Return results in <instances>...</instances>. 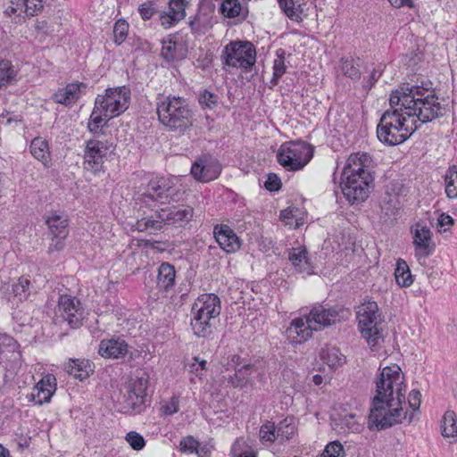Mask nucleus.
Listing matches in <instances>:
<instances>
[{
  "label": "nucleus",
  "instance_id": "f257e3e1",
  "mask_svg": "<svg viewBox=\"0 0 457 457\" xmlns=\"http://www.w3.org/2000/svg\"><path fill=\"white\" fill-rule=\"evenodd\" d=\"M397 365L386 366L376 381L377 395L372 399L368 427L383 430L401 423L406 418L402 404L405 402L403 377Z\"/></svg>",
  "mask_w": 457,
  "mask_h": 457
},
{
  "label": "nucleus",
  "instance_id": "f03ea898",
  "mask_svg": "<svg viewBox=\"0 0 457 457\" xmlns=\"http://www.w3.org/2000/svg\"><path fill=\"white\" fill-rule=\"evenodd\" d=\"M432 82L422 80L421 83L403 84L390 95L391 107L400 104L409 117H416L420 123H428L445 114V107L437 102L438 97L433 91Z\"/></svg>",
  "mask_w": 457,
  "mask_h": 457
},
{
  "label": "nucleus",
  "instance_id": "7ed1b4c3",
  "mask_svg": "<svg viewBox=\"0 0 457 457\" xmlns=\"http://www.w3.org/2000/svg\"><path fill=\"white\" fill-rule=\"evenodd\" d=\"M371 157L367 153L352 154L343 169L340 187L352 204L364 202L370 195L374 177L370 170Z\"/></svg>",
  "mask_w": 457,
  "mask_h": 457
},
{
  "label": "nucleus",
  "instance_id": "20e7f679",
  "mask_svg": "<svg viewBox=\"0 0 457 457\" xmlns=\"http://www.w3.org/2000/svg\"><path fill=\"white\" fill-rule=\"evenodd\" d=\"M349 315V310L342 305L315 304L308 315L294 319L286 334L292 344H301L312 337L313 331L346 320Z\"/></svg>",
  "mask_w": 457,
  "mask_h": 457
},
{
  "label": "nucleus",
  "instance_id": "39448f33",
  "mask_svg": "<svg viewBox=\"0 0 457 457\" xmlns=\"http://www.w3.org/2000/svg\"><path fill=\"white\" fill-rule=\"evenodd\" d=\"M402 109L403 107L400 104L398 106H390V110H386L382 114L377 127V136L381 143L387 145H400L422 124L418 118L411 120V126L406 124L407 117H410Z\"/></svg>",
  "mask_w": 457,
  "mask_h": 457
},
{
  "label": "nucleus",
  "instance_id": "423d86ee",
  "mask_svg": "<svg viewBox=\"0 0 457 457\" xmlns=\"http://www.w3.org/2000/svg\"><path fill=\"white\" fill-rule=\"evenodd\" d=\"M159 121L169 131L183 135L193 126L194 112L187 101L179 96H166L157 102Z\"/></svg>",
  "mask_w": 457,
  "mask_h": 457
},
{
  "label": "nucleus",
  "instance_id": "0eeeda50",
  "mask_svg": "<svg viewBox=\"0 0 457 457\" xmlns=\"http://www.w3.org/2000/svg\"><path fill=\"white\" fill-rule=\"evenodd\" d=\"M149 375L145 370L137 371L125 386L120 412L135 416L145 411L151 405V396L147 394Z\"/></svg>",
  "mask_w": 457,
  "mask_h": 457
},
{
  "label": "nucleus",
  "instance_id": "6e6552de",
  "mask_svg": "<svg viewBox=\"0 0 457 457\" xmlns=\"http://www.w3.org/2000/svg\"><path fill=\"white\" fill-rule=\"evenodd\" d=\"M358 325L361 334L371 350H376L384 342L381 325V313L375 301H366L357 311Z\"/></svg>",
  "mask_w": 457,
  "mask_h": 457
},
{
  "label": "nucleus",
  "instance_id": "1a4fd4ad",
  "mask_svg": "<svg viewBox=\"0 0 457 457\" xmlns=\"http://www.w3.org/2000/svg\"><path fill=\"white\" fill-rule=\"evenodd\" d=\"M313 149L303 141L282 144L277 154L278 162L287 170H302L312 158Z\"/></svg>",
  "mask_w": 457,
  "mask_h": 457
},
{
  "label": "nucleus",
  "instance_id": "9d476101",
  "mask_svg": "<svg viewBox=\"0 0 457 457\" xmlns=\"http://www.w3.org/2000/svg\"><path fill=\"white\" fill-rule=\"evenodd\" d=\"M220 59L226 66L249 71L256 61L255 46L249 41H231L225 46Z\"/></svg>",
  "mask_w": 457,
  "mask_h": 457
},
{
  "label": "nucleus",
  "instance_id": "9b49d317",
  "mask_svg": "<svg viewBox=\"0 0 457 457\" xmlns=\"http://www.w3.org/2000/svg\"><path fill=\"white\" fill-rule=\"evenodd\" d=\"M131 91L129 88L118 87L107 88L104 95L96 97V105L102 108L104 117H116L124 112L130 104Z\"/></svg>",
  "mask_w": 457,
  "mask_h": 457
},
{
  "label": "nucleus",
  "instance_id": "f8f14e48",
  "mask_svg": "<svg viewBox=\"0 0 457 457\" xmlns=\"http://www.w3.org/2000/svg\"><path fill=\"white\" fill-rule=\"evenodd\" d=\"M115 147L108 140L89 139L84 149V169L94 174L104 172V163Z\"/></svg>",
  "mask_w": 457,
  "mask_h": 457
},
{
  "label": "nucleus",
  "instance_id": "ddd939ff",
  "mask_svg": "<svg viewBox=\"0 0 457 457\" xmlns=\"http://www.w3.org/2000/svg\"><path fill=\"white\" fill-rule=\"evenodd\" d=\"M46 224L48 227L51 243L48 247V253L61 252L65 247V238L69 234L68 216L63 212H51L45 216Z\"/></svg>",
  "mask_w": 457,
  "mask_h": 457
},
{
  "label": "nucleus",
  "instance_id": "4468645a",
  "mask_svg": "<svg viewBox=\"0 0 457 457\" xmlns=\"http://www.w3.org/2000/svg\"><path fill=\"white\" fill-rule=\"evenodd\" d=\"M221 166L216 158L210 154L198 157L191 167V175L198 181L209 182L219 177Z\"/></svg>",
  "mask_w": 457,
  "mask_h": 457
},
{
  "label": "nucleus",
  "instance_id": "2eb2a0df",
  "mask_svg": "<svg viewBox=\"0 0 457 457\" xmlns=\"http://www.w3.org/2000/svg\"><path fill=\"white\" fill-rule=\"evenodd\" d=\"M58 310L71 328H77L82 325L84 309L75 297L67 295H61L58 301Z\"/></svg>",
  "mask_w": 457,
  "mask_h": 457
},
{
  "label": "nucleus",
  "instance_id": "dca6fc26",
  "mask_svg": "<svg viewBox=\"0 0 457 457\" xmlns=\"http://www.w3.org/2000/svg\"><path fill=\"white\" fill-rule=\"evenodd\" d=\"M257 361L249 362L248 359L243 358L237 354L229 357L228 365L234 369L235 373L228 378L234 387H242L245 386L250 376L254 372Z\"/></svg>",
  "mask_w": 457,
  "mask_h": 457
},
{
  "label": "nucleus",
  "instance_id": "f3484780",
  "mask_svg": "<svg viewBox=\"0 0 457 457\" xmlns=\"http://www.w3.org/2000/svg\"><path fill=\"white\" fill-rule=\"evenodd\" d=\"M413 245L415 256L418 260L426 259L435 251V243L432 240V232L425 225L418 222L413 230Z\"/></svg>",
  "mask_w": 457,
  "mask_h": 457
},
{
  "label": "nucleus",
  "instance_id": "a211bd4d",
  "mask_svg": "<svg viewBox=\"0 0 457 457\" xmlns=\"http://www.w3.org/2000/svg\"><path fill=\"white\" fill-rule=\"evenodd\" d=\"M56 390V378L52 374L44 376L33 387L32 392L27 395L29 402L42 405L49 403Z\"/></svg>",
  "mask_w": 457,
  "mask_h": 457
},
{
  "label": "nucleus",
  "instance_id": "6ab92c4d",
  "mask_svg": "<svg viewBox=\"0 0 457 457\" xmlns=\"http://www.w3.org/2000/svg\"><path fill=\"white\" fill-rule=\"evenodd\" d=\"M187 47L183 41L169 35L162 40L161 56L167 62H179L186 58Z\"/></svg>",
  "mask_w": 457,
  "mask_h": 457
},
{
  "label": "nucleus",
  "instance_id": "aec40b11",
  "mask_svg": "<svg viewBox=\"0 0 457 457\" xmlns=\"http://www.w3.org/2000/svg\"><path fill=\"white\" fill-rule=\"evenodd\" d=\"M169 185V176L152 179L146 185L145 192L140 195L141 204L150 207L153 203L162 204L164 189Z\"/></svg>",
  "mask_w": 457,
  "mask_h": 457
},
{
  "label": "nucleus",
  "instance_id": "412c9836",
  "mask_svg": "<svg viewBox=\"0 0 457 457\" xmlns=\"http://www.w3.org/2000/svg\"><path fill=\"white\" fill-rule=\"evenodd\" d=\"M213 235L220 247L228 253L237 252L241 246L238 237L228 225H216Z\"/></svg>",
  "mask_w": 457,
  "mask_h": 457
},
{
  "label": "nucleus",
  "instance_id": "4be33fe9",
  "mask_svg": "<svg viewBox=\"0 0 457 457\" xmlns=\"http://www.w3.org/2000/svg\"><path fill=\"white\" fill-rule=\"evenodd\" d=\"M129 353V345L120 337L101 340L98 353L105 359H120Z\"/></svg>",
  "mask_w": 457,
  "mask_h": 457
},
{
  "label": "nucleus",
  "instance_id": "5701e85b",
  "mask_svg": "<svg viewBox=\"0 0 457 457\" xmlns=\"http://www.w3.org/2000/svg\"><path fill=\"white\" fill-rule=\"evenodd\" d=\"M191 312L209 313L211 317H219L221 312L220 299L213 293L200 295L193 303Z\"/></svg>",
  "mask_w": 457,
  "mask_h": 457
},
{
  "label": "nucleus",
  "instance_id": "b1692460",
  "mask_svg": "<svg viewBox=\"0 0 457 457\" xmlns=\"http://www.w3.org/2000/svg\"><path fill=\"white\" fill-rule=\"evenodd\" d=\"M218 317H211L209 313L191 312V328L194 335L198 337H210L213 333L214 320Z\"/></svg>",
  "mask_w": 457,
  "mask_h": 457
},
{
  "label": "nucleus",
  "instance_id": "393cba45",
  "mask_svg": "<svg viewBox=\"0 0 457 457\" xmlns=\"http://www.w3.org/2000/svg\"><path fill=\"white\" fill-rule=\"evenodd\" d=\"M87 85L80 82L70 83L62 88H59L53 96L55 103L70 106L75 104L80 97L81 88H86Z\"/></svg>",
  "mask_w": 457,
  "mask_h": 457
},
{
  "label": "nucleus",
  "instance_id": "a878e982",
  "mask_svg": "<svg viewBox=\"0 0 457 457\" xmlns=\"http://www.w3.org/2000/svg\"><path fill=\"white\" fill-rule=\"evenodd\" d=\"M162 204L183 202L186 199V189L181 179L177 176H169V185L164 189Z\"/></svg>",
  "mask_w": 457,
  "mask_h": 457
},
{
  "label": "nucleus",
  "instance_id": "bb28decb",
  "mask_svg": "<svg viewBox=\"0 0 457 457\" xmlns=\"http://www.w3.org/2000/svg\"><path fill=\"white\" fill-rule=\"evenodd\" d=\"M187 4V0H170L168 12L161 15L162 25L168 28L183 20Z\"/></svg>",
  "mask_w": 457,
  "mask_h": 457
},
{
  "label": "nucleus",
  "instance_id": "cd10ccee",
  "mask_svg": "<svg viewBox=\"0 0 457 457\" xmlns=\"http://www.w3.org/2000/svg\"><path fill=\"white\" fill-rule=\"evenodd\" d=\"M170 226L176 228L186 227L194 217V208L190 205L167 207Z\"/></svg>",
  "mask_w": 457,
  "mask_h": 457
},
{
  "label": "nucleus",
  "instance_id": "c85d7f7f",
  "mask_svg": "<svg viewBox=\"0 0 457 457\" xmlns=\"http://www.w3.org/2000/svg\"><path fill=\"white\" fill-rule=\"evenodd\" d=\"M288 260L297 272L307 274L313 272V267L305 246L288 249Z\"/></svg>",
  "mask_w": 457,
  "mask_h": 457
},
{
  "label": "nucleus",
  "instance_id": "c756f323",
  "mask_svg": "<svg viewBox=\"0 0 457 457\" xmlns=\"http://www.w3.org/2000/svg\"><path fill=\"white\" fill-rule=\"evenodd\" d=\"M175 267L169 262H162L157 270V288L160 291L170 292L175 286Z\"/></svg>",
  "mask_w": 457,
  "mask_h": 457
},
{
  "label": "nucleus",
  "instance_id": "7c9ffc66",
  "mask_svg": "<svg viewBox=\"0 0 457 457\" xmlns=\"http://www.w3.org/2000/svg\"><path fill=\"white\" fill-rule=\"evenodd\" d=\"M94 369L93 362L87 359H71L65 365V370L80 381L89 378Z\"/></svg>",
  "mask_w": 457,
  "mask_h": 457
},
{
  "label": "nucleus",
  "instance_id": "2f4dec72",
  "mask_svg": "<svg viewBox=\"0 0 457 457\" xmlns=\"http://www.w3.org/2000/svg\"><path fill=\"white\" fill-rule=\"evenodd\" d=\"M31 154L40 161L45 167H48L51 162V154L48 142L42 137H35L29 145Z\"/></svg>",
  "mask_w": 457,
  "mask_h": 457
},
{
  "label": "nucleus",
  "instance_id": "473e14b6",
  "mask_svg": "<svg viewBox=\"0 0 457 457\" xmlns=\"http://www.w3.org/2000/svg\"><path fill=\"white\" fill-rule=\"evenodd\" d=\"M281 12L292 21L301 22L303 9L298 0H277Z\"/></svg>",
  "mask_w": 457,
  "mask_h": 457
},
{
  "label": "nucleus",
  "instance_id": "72a5a7b5",
  "mask_svg": "<svg viewBox=\"0 0 457 457\" xmlns=\"http://www.w3.org/2000/svg\"><path fill=\"white\" fill-rule=\"evenodd\" d=\"M275 427L277 429V436L280 443H284L291 439L296 431L294 417L285 418Z\"/></svg>",
  "mask_w": 457,
  "mask_h": 457
},
{
  "label": "nucleus",
  "instance_id": "f704fd0d",
  "mask_svg": "<svg viewBox=\"0 0 457 457\" xmlns=\"http://www.w3.org/2000/svg\"><path fill=\"white\" fill-rule=\"evenodd\" d=\"M395 277L396 283L401 287H408L413 282V278L411 274L410 268H409L407 262L402 259H399L396 262Z\"/></svg>",
  "mask_w": 457,
  "mask_h": 457
},
{
  "label": "nucleus",
  "instance_id": "c9c22d12",
  "mask_svg": "<svg viewBox=\"0 0 457 457\" xmlns=\"http://www.w3.org/2000/svg\"><path fill=\"white\" fill-rule=\"evenodd\" d=\"M340 62L344 75L353 80H357L361 78V71L359 70L360 58L343 57Z\"/></svg>",
  "mask_w": 457,
  "mask_h": 457
},
{
  "label": "nucleus",
  "instance_id": "e433bc0d",
  "mask_svg": "<svg viewBox=\"0 0 457 457\" xmlns=\"http://www.w3.org/2000/svg\"><path fill=\"white\" fill-rule=\"evenodd\" d=\"M441 429L444 437H454L457 436L456 414L453 411L448 410L445 412Z\"/></svg>",
  "mask_w": 457,
  "mask_h": 457
},
{
  "label": "nucleus",
  "instance_id": "4c0bfd02",
  "mask_svg": "<svg viewBox=\"0 0 457 457\" xmlns=\"http://www.w3.org/2000/svg\"><path fill=\"white\" fill-rule=\"evenodd\" d=\"M109 117H104V112H102V108L97 106L96 102L95 101V106L87 123V129L89 132L96 134L100 131L103 121L106 122L109 120Z\"/></svg>",
  "mask_w": 457,
  "mask_h": 457
},
{
  "label": "nucleus",
  "instance_id": "58836bf2",
  "mask_svg": "<svg viewBox=\"0 0 457 457\" xmlns=\"http://www.w3.org/2000/svg\"><path fill=\"white\" fill-rule=\"evenodd\" d=\"M320 356L324 362L332 369L342 366L345 362V356L340 353L336 347L323 350Z\"/></svg>",
  "mask_w": 457,
  "mask_h": 457
},
{
  "label": "nucleus",
  "instance_id": "ea45409f",
  "mask_svg": "<svg viewBox=\"0 0 457 457\" xmlns=\"http://www.w3.org/2000/svg\"><path fill=\"white\" fill-rule=\"evenodd\" d=\"M445 194L449 198L457 197V166L448 168L445 175Z\"/></svg>",
  "mask_w": 457,
  "mask_h": 457
},
{
  "label": "nucleus",
  "instance_id": "a19ab883",
  "mask_svg": "<svg viewBox=\"0 0 457 457\" xmlns=\"http://www.w3.org/2000/svg\"><path fill=\"white\" fill-rule=\"evenodd\" d=\"M134 228L139 232L150 231V233H155L157 231H163L162 225L152 215L137 220Z\"/></svg>",
  "mask_w": 457,
  "mask_h": 457
},
{
  "label": "nucleus",
  "instance_id": "79ce46f5",
  "mask_svg": "<svg viewBox=\"0 0 457 457\" xmlns=\"http://www.w3.org/2000/svg\"><path fill=\"white\" fill-rule=\"evenodd\" d=\"M16 71L12 62L3 59L0 61V88L10 84L15 78Z\"/></svg>",
  "mask_w": 457,
  "mask_h": 457
},
{
  "label": "nucleus",
  "instance_id": "37998d69",
  "mask_svg": "<svg viewBox=\"0 0 457 457\" xmlns=\"http://www.w3.org/2000/svg\"><path fill=\"white\" fill-rule=\"evenodd\" d=\"M278 57L275 59L273 63V75L270 79V87L277 86L279 82L280 78L286 73L287 67L284 61V51L278 50L277 52Z\"/></svg>",
  "mask_w": 457,
  "mask_h": 457
},
{
  "label": "nucleus",
  "instance_id": "c03bdc74",
  "mask_svg": "<svg viewBox=\"0 0 457 457\" xmlns=\"http://www.w3.org/2000/svg\"><path fill=\"white\" fill-rule=\"evenodd\" d=\"M242 6L238 0H224L221 3L220 11L227 18H236L239 16Z\"/></svg>",
  "mask_w": 457,
  "mask_h": 457
},
{
  "label": "nucleus",
  "instance_id": "a18cd8bd",
  "mask_svg": "<svg viewBox=\"0 0 457 457\" xmlns=\"http://www.w3.org/2000/svg\"><path fill=\"white\" fill-rule=\"evenodd\" d=\"M128 31L129 24L125 20L120 19L115 22L113 27V41L117 46H120L121 43L124 42L128 35Z\"/></svg>",
  "mask_w": 457,
  "mask_h": 457
},
{
  "label": "nucleus",
  "instance_id": "49530a36",
  "mask_svg": "<svg viewBox=\"0 0 457 457\" xmlns=\"http://www.w3.org/2000/svg\"><path fill=\"white\" fill-rule=\"evenodd\" d=\"M30 281L25 277H21L17 283L12 286V292L20 300L26 299L29 295Z\"/></svg>",
  "mask_w": 457,
  "mask_h": 457
},
{
  "label": "nucleus",
  "instance_id": "de8ad7c7",
  "mask_svg": "<svg viewBox=\"0 0 457 457\" xmlns=\"http://www.w3.org/2000/svg\"><path fill=\"white\" fill-rule=\"evenodd\" d=\"M321 457H345L343 445L338 441L330 442L326 445Z\"/></svg>",
  "mask_w": 457,
  "mask_h": 457
},
{
  "label": "nucleus",
  "instance_id": "09e8293b",
  "mask_svg": "<svg viewBox=\"0 0 457 457\" xmlns=\"http://www.w3.org/2000/svg\"><path fill=\"white\" fill-rule=\"evenodd\" d=\"M260 436L262 441L273 443L278 440L277 429L273 422H267L261 427Z\"/></svg>",
  "mask_w": 457,
  "mask_h": 457
},
{
  "label": "nucleus",
  "instance_id": "8fccbe9b",
  "mask_svg": "<svg viewBox=\"0 0 457 457\" xmlns=\"http://www.w3.org/2000/svg\"><path fill=\"white\" fill-rule=\"evenodd\" d=\"M218 96L208 90H204L199 96V104L204 108L214 109L218 105Z\"/></svg>",
  "mask_w": 457,
  "mask_h": 457
},
{
  "label": "nucleus",
  "instance_id": "3c124183",
  "mask_svg": "<svg viewBox=\"0 0 457 457\" xmlns=\"http://www.w3.org/2000/svg\"><path fill=\"white\" fill-rule=\"evenodd\" d=\"M126 440L136 451L142 450L145 445V438L136 431H130L126 435Z\"/></svg>",
  "mask_w": 457,
  "mask_h": 457
},
{
  "label": "nucleus",
  "instance_id": "603ef678",
  "mask_svg": "<svg viewBox=\"0 0 457 457\" xmlns=\"http://www.w3.org/2000/svg\"><path fill=\"white\" fill-rule=\"evenodd\" d=\"M27 15H37L43 9V0H23Z\"/></svg>",
  "mask_w": 457,
  "mask_h": 457
},
{
  "label": "nucleus",
  "instance_id": "864d4df0",
  "mask_svg": "<svg viewBox=\"0 0 457 457\" xmlns=\"http://www.w3.org/2000/svg\"><path fill=\"white\" fill-rule=\"evenodd\" d=\"M162 411L164 415H173L179 410V397L173 395L170 400L162 406Z\"/></svg>",
  "mask_w": 457,
  "mask_h": 457
},
{
  "label": "nucleus",
  "instance_id": "5fc2aeb1",
  "mask_svg": "<svg viewBox=\"0 0 457 457\" xmlns=\"http://www.w3.org/2000/svg\"><path fill=\"white\" fill-rule=\"evenodd\" d=\"M180 451L194 453L199 446V442L195 440L192 436H187L180 441L179 444Z\"/></svg>",
  "mask_w": 457,
  "mask_h": 457
},
{
  "label": "nucleus",
  "instance_id": "6e6d98bb",
  "mask_svg": "<svg viewBox=\"0 0 457 457\" xmlns=\"http://www.w3.org/2000/svg\"><path fill=\"white\" fill-rule=\"evenodd\" d=\"M281 180L275 173H270L264 183L265 188L270 192L278 191L281 188Z\"/></svg>",
  "mask_w": 457,
  "mask_h": 457
},
{
  "label": "nucleus",
  "instance_id": "4d7b16f0",
  "mask_svg": "<svg viewBox=\"0 0 457 457\" xmlns=\"http://www.w3.org/2000/svg\"><path fill=\"white\" fill-rule=\"evenodd\" d=\"M152 216H154V220H156L158 223L162 225V230H164L167 226H170L167 207L161 208L155 211L154 214H153Z\"/></svg>",
  "mask_w": 457,
  "mask_h": 457
},
{
  "label": "nucleus",
  "instance_id": "13d9d810",
  "mask_svg": "<svg viewBox=\"0 0 457 457\" xmlns=\"http://www.w3.org/2000/svg\"><path fill=\"white\" fill-rule=\"evenodd\" d=\"M138 12L141 18L144 21L149 20L152 18L154 13L155 12V9L154 7V4L152 2L144 3L138 7Z\"/></svg>",
  "mask_w": 457,
  "mask_h": 457
},
{
  "label": "nucleus",
  "instance_id": "bf43d9fd",
  "mask_svg": "<svg viewBox=\"0 0 457 457\" xmlns=\"http://www.w3.org/2000/svg\"><path fill=\"white\" fill-rule=\"evenodd\" d=\"M420 398L421 394L419 390L412 389L408 397V403L411 408H412L414 411L419 410L420 406Z\"/></svg>",
  "mask_w": 457,
  "mask_h": 457
},
{
  "label": "nucleus",
  "instance_id": "052dcab7",
  "mask_svg": "<svg viewBox=\"0 0 457 457\" xmlns=\"http://www.w3.org/2000/svg\"><path fill=\"white\" fill-rule=\"evenodd\" d=\"M195 362H193L189 366V371L195 373L196 377L201 378L203 371L206 370V361H199L197 357L195 358Z\"/></svg>",
  "mask_w": 457,
  "mask_h": 457
},
{
  "label": "nucleus",
  "instance_id": "680f3d73",
  "mask_svg": "<svg viewBox=\"0 0 457 457\" xmlns=\"http://www.w3.org/2000/svg\"><path fill=\"white\" fill-rule=\"evenodd\" d=\"M231 456L232 457H256L253 452L243 451L241 449L239 441H237L233 444L232 448H231Z\"/></svg>",
  "mask_w": 457,
  "mask_h": 457
},
{
  "label": "nucleus",
  "instance_id": "e2e57ef3",
  "mask_svg": "<svg viewBox=\"0 0 457 457\" xmlns=\"http://www.w3.org/2000/svg\"><path fill=\"white\" fill-rule=\"evenodd\" d=\"M382 75V71H378L376 69H374L371 72V74L370 75L367 82H365L363 84V87L367 90V91H370L372 87L375 85V83L378 80V79L381 77Z\"/></svg>",
  "mask_w": 457,
  "mask_h": 457
},
{
  "label": "nucleus",
  "instance_id": "0e129e2a",
  "mask_svg": "<svg viewBox=\"0 0 457 457\" xmlns=\"http://www.w3.org/2000/svg\"><path fill=\"white\" fill-rule=\"evenodd\" d=\"M453 224V219L446 214L442 213L437 220V227L440 228H444L445 231L447 230V228Z\"/></svg>",
  "mask_w": 457,
  "mask_h": 457
},
{
  "label": "nucleus",
  "instance_id": "69168bd1",
  "mask_svg": "<svg viewBox=\"0 0 457 457\" xmlns=\"http://www.w3.org/2000/svg\"><path fill=\"white\" fill-rule=\"evenodd\" d=\"M342 422L348 428L349 430L353 432L360 430L361 425L354 420V415L353 414H351L349 417H345Z\"/></svg>",
  "mask_w": 457,
  "mask_h": 457
},
{
  "label": "nucleus",
  "instance_id": "338daca9",
  "mask_svg": "<svg viewBox=\"0 0 457 457\" xmlns=\"http://www.w3.org/2000/svg\"><path fill=\"white\" fill-rule=\"evenodd\" d=\"M20 120L17 119V116H13L10 113V112H6L5 113H2L0 115V125L8 126L12 122H18Z\"/></svg>",
  "mask_w": 457,
  "mask_h": 457
},
{
  "label": "nucleus",
  "instance_id": "774afa93",
  "mask_svg": "<svg viewBox=\"0 0 457 457\" xmlns=\"http://www.w3.org/2000/svg\"><path fill=\"white\" fill-rule=\"evenodd\" d=\"M249 362L257 361L256 367L254 368V372H263L265 370L266 361L263 357H253L248 360Z\"/></svg>",
  "mask_w": 457,
  "mask_h": 457
}]
</instances>
